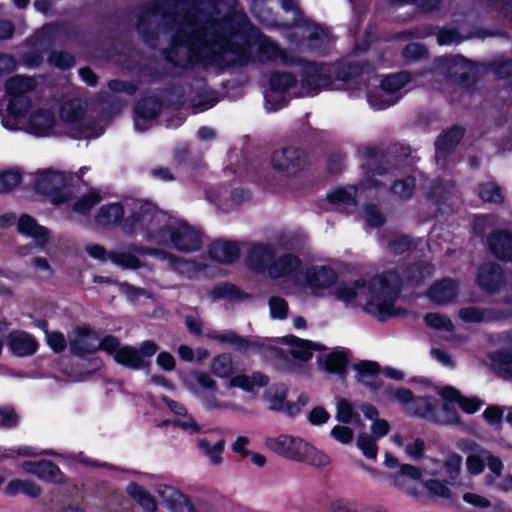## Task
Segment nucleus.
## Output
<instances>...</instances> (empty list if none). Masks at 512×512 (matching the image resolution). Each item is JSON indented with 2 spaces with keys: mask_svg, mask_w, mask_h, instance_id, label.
Wrapping results in <instances>:
<instances>
[{
  "mask_svg": "<svg viewBox=\"0 0 512 512\" xmlns=\"http://www.w3.org/2000/svg\"><path fill=\"white\" fill-rule=\"evenodd\" d=\"M176 11L162 12L158 2L143 5L136 29L150 47L167 36L166 59L185 67L201 60L232 65L274 61L282 57L276 43L252 28L246 14L234 0H168Z\"/></svg>",
  "mask_w": 512,
  "mask_h": 512,
  "instance_id": "nucleus-1",
  "label": "nucleus"
},
{
  "mask_svg": "<svg viewBox=\"0 0 512 512\" xmlns=\"http://www.w3.org/2000/svg\"><path fill=\"white\" fill-rule=\"evenodd\" d=\"M401 290V279L397 272L387 271L367 283L357 280L352 284L339 286L335 291L337 299L346 303L365 300L364 310L373 316L384 319L396 315L395 302Z\"/></svg>",
  "mask_w": 512,
  "mask_h": 512,
  "instance_id": "nucleus-2",
  "label": "nucleus"
},
{
  "mask_svg": "<svg viewBox=\"0 0 512 512\" xmlns=\"http://www.w3.org/2000/svg\"><path fill=\"white\" fill-rule=\"evenodd\" d=\"M168 216L152 203L142 200L127 201V217L123 229L132 233L139 230L147 242L155 245L165 243V231L169 224Z\"/></svg>",
  "mask_w": 512,
  "mask_h": 512,
  "instance_id": "nucleus-3",
  "label": "nucleus"
},
{
  "mask_svg": "<svg viewBox=\"0 0 512 512\" xmlns=\"http://www.w3.org/2000/svg\"><path fill=\"white\" fill-rule=\"evenodd\" d=\"M62 134L74 139H91L100 136L103 128L88 115L86 104L80 99L65 101L59 110Z\"/></svg>",
  "mask_w": 512,
  "mask_h": 512,
  "instance_id": "nucleus-4",
  "label": "nucleus"
},
{
  "mask_svg": "<svg viewBox=\"0 0 512 512\" xmlns=\"http://www.w3.org/2000/svg\"><path fill=\"white\" fill-rule=\"evenodd\" d=\"M265 444L271 451L293 461L304 462L318 467L326 466L330 463V458L325 453L299 437L280 435L267 438Z\"/></svg>",
  "mask_w": 512,
  "mask_h": 512,
  "instance_id": "nucleus-5",
  "label": "nucleus"
},
{
  "mask_svg": "<svg viewBox=\"0 0 512 512\" xmlns=\"http://www.w3.org/2000/svg\"><path fill=\"white\" fill-rule=\"evenodd\" d=\"M165 243L183 253H193L202 247V232L184 220H170L164 233Z\"/></svg>",
  "mask_w": 512,
  "mask_h": 512,
  "instance_id": "nucleus-6",
  "label": "nucleus"
},
{
  "mask_svg": "<svg viewBox=\"0 0 512 512\" xmlns=\"http://www.w3.org/2000/svg\"><path fill=\"white\" fill-rule=\"evenodd\" d=\"M70 174L53 170L38 172L35 178V189L42 194L49 195L54 204H64L71 199V194L65 192L67 183L71 180Z\"/></svg>",
  "mask_w": 512,
  "mask_h": 512,
  "instance_id": "nucleus-7",
  "label": "nucleus"
},
{
  "mask_svg": "<svg viewBox=\"0 0 512 512\" xmlns=\"http://www.w3.org/2000/svg\"><path fill=\"white\" fill-rule=\"evenodd\" d=\"M36 86L32 77L16 75L9 78L5 83V89L9 95L8 109L15 114L24 112L29 107V99L26 94Z\"/></svg>",
  "mask_w": 512,
  "mask_h": 512,
  "instance_id": "nucleus-8",
  "label": "nucleus"
},
{
  "mask_svg": "<svg viewBox=\"0 0 512 512\" xmlns=\"http://www.w3.org/2000/svg\"><path fill=\"white\" fill-rule=\"evenodd\" d=\"M159 350V346L151 341H144L140 348L123 346L115 355V361L127 368L139 370L148 367L151 357Z\"/></svg>",
  "mask_w": 512,
  "mask_h": 512,
  "instance_id": "nucleus-9",
  "label": "nucleus"
},
{
  "mask_svg": "<svg viewBox=\"0 0 512 512\" xmlns=\"http://www.w3.org/2000/svg\"><path fill=\"white\" fill-rule=\"evenodd\" d=\"M332 66L310 62L303 68L301 87L305 95H315L332 84Z\"/></svg>",
  "mask_w": 512,
  "mask_h": 512,
  "instance_id": "nucleus-10",
  "label": "nucleus"
},
{
  "mask_svg": "<svg viewBox=\"0 0 512 512\" xmlns=\"http://www.w3.org/2000/svg\"><path fill=\"white\" fill-rule=\"evenodd\" d=\"M271 164L276 171L288 176H295L305 168L307 160L302 150L285 147L272 153Z\"/></svg>",
  "mask_w": 512,
  "mask_h": 512,
  "instance_id": "nucleus-11",
  "label": "nucleus"
},
{
  "mask_svg": "<svg viewBox=\"0 0 512 512\" xmlns=\"http://www.w3.org/2000/svg\"><path fill=\"white\" fill-rule=\"evenodd\" d=\"M296 78L291 73L276 72L270 77V92L266 94L267 110H276L284 106L282 93L296 85Z\"/></svg>",
  "mask_w": 512,
  "mask_h": 512,
  "instance_id": "nucleus-12",
  "label": "nucleus"
},
{
  "mask_svg": "<svg viewBox=\"0 0 512 512\" xmlns=\"http://www.w3.org/2000/svg\"><path fill=\"white\" fill-rule=\"evenodd\" d=\"M28 131L36 136L62 134V129L60 128L55 114L49 109H39L30 115Z\"/></svg>",
  "mask_w": 512,
  "mask_h": 512,
  "instance_id": "nucleus-13",
  "label": "nucleus"
},
{
  "mask_svg": "<svg viewBox=\"0 0 512 512\" xmlns=\"http://www.w3.org/2000/svg\"><path fill=\"white\" fill-rule=\"evenodd\" d=\"M443 69L446 71L448 80L469 86L474 80V67L463 57L453 56L443 60Z\"/></svg>",
  "mask_w": 512,
  "mask_h": 512,
  "instance_id": "nucleus-14",
  "label": "nucleus"
},
{
  "mask_svg": "<svg viewBox=\"0 0 512 512\" xmlns=\"http://www.w3.org/2000/svg\"><path fill=\"white\" fill-rule=\"evenodd\" d=\"M275 248L267 243H253L247 250V264L250 269L258 273H264L274 261Z\"/></svg>",
  "mask_w": 512,
  "mask_h": 512,
  "instance_id": "nucleus-15",
  "label": "nucleus"
},
{
  "mask_svg": "<svg viewBox=\"0 0 512 512\" xmlns=\"http://www.w3.org/2000/svg\"><path fill=\"white\" fill-rule=\"evenodd\" d=\"M99 335L89 326L74 329V338L70 340V350L76 356L92 354L99 350Z\"/></svg>",
  "mask_w": 512,
  "mask_h": 512,
  "instance_id": "nucleus-16",
  "label": "nucleus"
},
{
  "mask_svg": "<svg viewBox=\"0 0 512 512\" xmlns=\"http://www.w3.org/2000/svg\"><path fill=\"white\" fill-rule=\"evenodd\" d=\"M359 155L366 160L363 167L367 169L366 178L359 184V188L363 190L379 189L384 186V183L376 179V176H381L386 172L382 166L373 167L372 163L378 156V152L373 147H362L358 150Z\"/></svg>",
  "mask_w": 512,
  "mask_h": 512,
  "instance_id": "nucleus-17",
  "label": "nucleus"
},
{
  "mask_svg": "<svg viewBox=\"0 0 512 512\" xmlns=\"http://www.w3.org/2000/svg\"><path fill=\"white\" fill-rule=\"evenodd\" d=\"M162 102L157 97H147L139 101L135 107L134 124L137 130L148 129L151 122L158 116Z\"/></svg>",
  "mask_w": 512,
  "mask_h": 512,
  "instance_id": "nucleus-18",
  "label": "nucleus"
},
{
  "mask_svg": "<svg viewBox=\"0 0 512 512\" xmlns=\"http://www.w3.org/2000/svg\"><path fill=\"white\" fill-rule=\"evenodd\" d=\"M131 249L135 252L141 254H153L160 261L164 262L169 268L180 274H187L190 271H194L196 269V263L194 261L187 260L183 257H178L172 253H169L164 250H151L144 247H138L133 245Z\"/></svg>",
  "mask_w": 512,
  "mask_h": 512,
  "instance_id": "nucleus-19",
  "label": "nucleus"
},
{
  "mask_svg": "<svg viewBox=\"0 0 512 512\" xmlns=\"http://www.w3.org/2000/svg\"><path fill=\"white\" fill-rule=\"evenodd\" d=\"M157 492L163 504L172 512H197L190 499L174 487L162 485Z\"/></svg>",
  "mask_w": 512,
  "mask_h": 512,
  "instance_id": "nucleus-20",
  "label": "nucleus"
},
{
  "mask_svg": "<svg viewBox=\"0 0 512 512\" xmlns=\"http://www.w3.org/2000/svg\"><path fill=\"white\" fill-rule=\"evenodd\" d=\"M7 345L11 352L18 357L31 356L38 348L36 339L22 330L11 331L7 336Z\"/></svg>",
  "mask_w": 512,
  "mask_h": 512,
  "instance_id": "nucleus-21",
  "label": "nucleus"
},
{
  "mask_svg": "<svg viewBox=\"0 0 512 512\" xmlns=\"http://www.w3.org/2000/svg\"><path fill=\"white\" fill-rule=\"evenodd\" d=\"M336 280L335 271L328 266H313L305 272V285L313 292L332 286Z\"/></svg>",
  "mask_w": 512,
  "mask_h": 512,
  "instance_id": "nucleus-22",
  "label": "nucleus"
},
{
  "mask_svg": "<svg viewBox=\"0 0 512 512\" xmlns=\"http://www.w3.org/2000/svg\"><path fill=\"white\" fill-rule=\"evenodd\" d=\"M127 213V201L124 204L110 203L103 205L95 216V223L102 228L112 229L119 225Z\"/></svg>",
  "mask_w": 512,
  "mask_h": 512,
  "instance_id": "nucleus-23",
  "label": "nucleus"
},
{
  "mask_svg": "<svg viewBox=\"0 0 512 512\" xmlns=\"http://www.w3.org/2000/svg\"><path fill=\"white\" fill-rule=\"evenodd\" d=\"M18 232L32 237L40 249H44L49 242V230L37 223L30 215L23 214L17 223Z\"/></svg>",
  "mask_w": 512,
  "mask_h": 512,
  "instance_id": "nucleus-24",
  "label": "nucleus"
},
{
  "mask_svg": "<svg viewBox=\"0 0 512 512\" xmlns=\"http://www.w3.org/2000/svg\"><path fill=\"white\" fill-rule=\"evenodd\" d=\"M491 252L500 260L512 261V232L496 230L488 237Z\"/></svg>",
  "mask_w": 512,
  "mask_h": 512,
  "instance_id": "nucleus-25",
  "label": "nucleus"
},
{
  "mask_svg": "<svg viewBox=\"0 0 512 512\" xmlns=\"http://www.w3.org/2000/svg\"><path fill=\"white\" fill-rule=\"evenodd\" d=\"M477 282L487 292L494 293L499 291L503 283L501 267L496 263L483 264L479 268Z\"/></svg>",
  "mask_w": 512,
  "mask_h": 512,
  "instance_id": "nucleus-26",
  "label": "nucleus"
},
{
  "mask_svg": "<svg viewBox=\"0 0 512 512\" xmlns=\"http://www.w3.org/2000/svg\"><path fill=\"white\" fill-rule=\"evenodd\" d=\"M301 260L293 254H284L278 258H274L273 263L269 267L268 275L272 279H280L285 277H293L301 267Z\"/></svg>",
  "mask_w": 512,
  "mask_h": 512,
  "instance_id": "nucleus-27",
  "label": "nucleus"
},
{
  "mask_svg": "<svg viewBox=\"0 0 512 512\" xmlns=\"http://www.w3.org/2000/svg\"><path fill=\"white\" fill-rule=\"evenodd\" d=\"M458 293V283L450 278L435 282L427 291L428 298L435 304L442 305L453 301Z\"/></svg>",
  "mask_w": 512,
  "mask_h": 512,
  "instance_id": "nucleus-28",
  "label": "nucleus"
},
{
  "mask_svg": "<svg viewBox=\"0 0 512 512\" xmlns=\"http://www.w3.org/2000/svg\"><path fill=\"white\" fill-rule=\"evenodd\" d=\"M422 477V470L416 466L410 464L400 465L398 472L393 473L389 476V480L392 485L405 491L408 494L417 496L416 490L410 488L408 480H420Z\"/></svg>",
  "mask_w": 512,
  "mask_h": 512,
  "instance_id": "nucleus-29",
  "label": "nucleus"
},
{
  "mask_svg": "<svg viewBox=\"0 0 512 512\" xmlns=\"http://www.w3.org/2000/svg\"><path fill=\"white\" fill-rule=\"evenodd\" d=\"M300 35L302 37L299 43L301 51L320 50L325 46L328 39L323 29L310 24L300 29Z\"/></svg>",
  "mask_w": 512,
  "mask_h": 512,
  "instance_id": "nucleus-30",
  "label": "nucleus"
},
{
  "mask_svg": "<svg viewBox=\"0 0 512 512\" xmlns=\"http://www.w3.org/2000/svg\"><path fill=\"white\" fill-rule=\"evenodd\" d=\"M356 371V380L371 388L377 389L379 387V374L380 366L377 362L362 360L353 365Z\"/></svg>",
  "mask_w": 512,
  "mask_h": 512,
  "instance_id": "nucleus-31",
  "label": "nucleus"
},
{
  "mask_svg": "<svg viewBox=\"0 0 512 512\" xmlns=\"http://www.w3.org/2000/svg\"><path fill=\"white\" fill-rule=\"evenodd\" d=\"M209 254L217 262L231 264L239 258L240 248L237 243L218 240L210 245Z\"/></svg>",
  "mask_w": 512,
  "mask_h": 512,
  "instance_id": "nucleus-32",
  "label": "nucleus"
},
{
  "mask_svg": "<svg viewBox=\"0 0 512 512\" xmlns=\"http://www.w3.org/2000/svg\"><path fill=\"white\" fill-rule=\"evenodd\" d=\"M439 395L444 401L456 402L459 407L468 414H473L483 405V402L477 397H464L453 387L446 386L439 390Z\"/></svg>",
  "mask_w": 512,
  "mask_h": 512,
  "instance_id": "nucleus-33",
  "label": "nucleus"
},
{
  "mask_svg": "<svg viewBox=\"0 0 512 512\" xmlns=\"http://www.w3.org/2000/svg\"><path fill=\"white\" fill-rule=\"evenodd\" d=\"M491 369L499 377L512 381V350L501 349L489 354Z\"/></svg>",
  "mask_w": 512,
  "mask_h": 512,
  "instance_id": "nucleus-34",
  "label": "nucleus"
},
{
  "mask_svg": "<svg viewBox=\"0 0 512 512\" xmlns=\"http://www.w3.org/2000/svg\"><path fill=\"white\" fill-rule=\"evenodd\" d=\"M357 189L355 186L337 188L327 194V200L335 209L347 212L349 208H354L357 205L355 199Z\"/></svg>",
  "mask_w": 512,
  "mask_h": 512,
  "instance_id": "nucleus-35",
  "label": "nucleus"
},
{
  "mask_svg": "<svg viewBox=\"0 0 512 512\" xmlns=\"http://www.w3.org/2000/svg\"><path fill=\"white\" fill-rule=\"evenodd\" d=\"M285 342L290 346L291 355L301 361H308L313 356L314 350H319L320 346L309 340H304L290 335L285 337Z\"/></svg>",
  "mask_w": 512,
  "mask_h": 512,
  "instance_id": "nucleus-36",
  "label": "nucleus"
},
{
  "mask_svg": "<svg viewBox=\"0 0 512 512\" xmlns=\"http://www.w3.org/2000/svg\"><path fill=\"white\" fill-rule=\"evenodd\" d=\"M348 363V353L345 351H333L319 359V365L327 372L343 374Z\"/></svg>",
  "mask_w": 512,
  "mask_h": 512,
  "instance_id": "nucleus-37",
  "label": "nucleus"
},
{
  "mask_svg": "<svg viewBox=\"0 0 512 512\" xmlns=\"http://www.w3.org/2000/svg\"><path fill=\"white\" fill-rule=\"evenodd\" d=\"M269 383V377L261 372L252 375L240 374L230 379V386L238 387L246 392H252L255 387H264Z\"/></svg>",
  "mask_w": 512,
  "mask_h": 512,
  "instance_id": "nucleus-38",
  "label": "nucleus"
},
{
  "mask_svg": "<svg viewBox=\"0 0 512 512\" xmlns=\"http://www.w3.org/2000/svg\"><path fill=\"white\" fill-rule=\"evenodd\" d=\"M434 273V266L428 262L420 261L409 266L405 271V281L413 286L422 284L425 279Z\"/></svg>",
  "mask_w": 512,
  "mask_h": 512,
  "instance_id": "nucleus-39",
  "label": "nucleus"
},
{
  "mask_svg": "<svg viewBox=\"0 0 512 512\" xmlns=\"http://www.w3.org/2000/svg\"><path fill=\"white\" fill-rule=\"evenodd\" d=\"M464 130L461 127H453L441 135L436 142V158L441 154L451 152L463 137Z\"/></svg>",
  "mask_w": 512,
  "mask_h": 512,
  "instance_id": "nucleus-40",
  "label": "nucleus"
},
{
  "mask_svg": "<svg viewBox=\"0 0 512 512\" xmlns=\"http://www.w3.org/2000/svg\"><path fill=\"white\" fill-rule=\"evenodd\" d=\"M454 403L455 402L445 401V403L439 405L436 401L432 421L442 425L461 423L460 417L453 406Z\"/></svg>",
  "mask_w": 512,
  "mask_h": 512,
  "instance_id": "nucleus-41",
  "label": "nucleus"
},
{
  "mask_svg": "<svg viewBox=\"0 0 512 512\" xmlns=\"http://www.w3.org/2000/svg\"><path fill=\"white\" fill-rule=\"evenodd\" d=\"M126 492L145 511L156 512L157 503H156L154 497L147 490H145L142 486H140L136 483H130L126 488Z\"/></svg>",
  "mask_w": 512,
  "mask_h": 512,
  "instance_id": "nucleus-42",
  "label": "nucleus"
},
{
  "mask_svg": "<svg viewBox=\"0 0 512 512\" xmlns=\"http://www.w3.org/2000/svg\"><path fill=\"white\" fill-rule=\"evenodd\" d=\"M482 455L485 459V464L488 466V469L490 471L484 477V484L487 487H492L493 485L496 484V480H498L502 476L504 464L499 457L494 456L488 450L482 449Z\"/></svg>",
  "mask_w": 512,
  "mask_h": 512,
  "instance_id": "nucleus-43",
  "label": "nucleus"
},
{
  "mask_svg": "<svg viewBox=\"0 0 512 512\" xmlns=\"http://www.w3.org/2000/svg\"><path fill=\"white\" fill-rule=\"evenodd\" d=\"M197 446L211 464L218 466L222 463V453L225 448L224 439L211 444L207 438H201L197 441Z\"/></svg>",
  "mask_w": 512,
  "mask_h": 512,
  "instance_id": "nucleus-44",
  "label": "nucleus"
},
{
  "mask_svg": "<svg viewBox=\"0 0 512 512\" xmlns=\"http://www.w3.org/2000/svg\"><path fill=\"white\" fill-rule=\"evenodd\" d=\"M436 399L428 396L417 397L409 405L407 413L432 421Z\"/></svg>",
  "mask_w": 512,
  "mask_h": 512,
  "instance_id": "nucleus-45",
  "label": "nucleus"
},
{
  "mask_svg": "<svg viewBox=\"0 0 512 512\" xmlns=\"http://www.w3.org/2000/svg\"><path fill=\"white\" fill-rule=\"evenodd\" d=\"M456 194L455 186L450 181L435 182L428 192V197L436 204H445Z\"/></svg>",
  "mask_w": 512,
  "mask_h": 512,
  "instance_id": "nucleus-46",
  "label": "nucleus"
},
{
  "mask_svg": "<svg viewBox=\"0 0 512 512\" xmlns=\"http://www.w3.org/2000/svg\"><path fill=\"white\" fill-rule=\"evenodd\" d=\"M6 493L14 496L23 493L31 498H37L41 494V488L34 482L28 480L14 479L6 486Z\"/></svg>",
  "mask_w": 512,
  "mask_h": 512,
  "instance_id": "nucleus-47",
  "label": "nucleus"
},
{
  "mask_svg": "<svg viewBox=\"0 0 512 512\" xmlns=\"http://www.w3.org/2000/svg\"><path fill=\"white\" fill-rule=\"evenodd\" d=\"M287 390L283 384H276L270 387L264 394L272 411H283Z\"/></svg>",
  "mask_w": 512,
  "mask_h": 512,
  "instance_id": "nucleus-48",
  "label": "nucleus"
},
{
  "mask_svg": "<svg viewBox=\"0 0 512 512\" xmlns=\"http://www.w3.org/2000/svg\"><path fill=\"white\" fill-rule=\"evenodd\" d=\"M37 477L51 482H61L63 474L53 462L48 460L38 461Z\"/></svg>",
  "mask_w": 512,
  "mask_h": 512,
  "instance_id": "nucleus-49",
  "label": "nucleus"
},
{
  "mask_svg": "<svg viewBox=\"0 0 512 512\" xmlns=\"http://www.w3.org/2000/svg\"><path fill=\"white\" fill-rule=\"evenodd\" d=\"M101 200V194L96 190H91L73 204V210L80 214H87Z\"/></svg>",
  "mask_w": 512,
  "mask_h": 512,
  "instance_id": "nucleus-50",
  "label": "nucleus"
},
{
  "mask_svg": "<svg viewBox=\"0 0 512 512\" xmlns=\"http://www.w3.org/2000/svg\"><path fill=\"white\" fill-rule=\"evenodd\" d=\"M356 445L366 458H377L378 446L376 444V438H374V436L366 432L360 433L357 437Z\"/></svg>",
  "mask_w": 512,
  "mask_h": 512,
  "instance_id": "nucleus-51",
  "label": "nucleus"
},
{
  "mask_svg": "<svg viewBox=\"0 0 512 512\" xmlns=\"http://www.w3.org/2000/svg\"><path fill=\"white\" fill-rule=\"evenodd\" d=\"M409 81V75L406 72H400L387 76L381 83V89L392 96L399 91Z\"/></svg>",
  "mask_w": 512,
  "mask_h": 512,
  "instance_id": "nucleus-52",
  "label": "nucleus"
},
{
  "mask_svg": "<svg viewBox=\"0 0 512 512\" xmlns=\"http://www.w3.org/2000/svg\"><path fill=\"white\" fill-rule=\"evenodd\" d=\"M415 187V178L407 177L405 179L395 181L390 189L393 192V194H395L399 198L403 200H408L412 197Z\"/></svg>",
  "mask_w": 512,
  "mask_h": 512,
  "instance_id": "nucleus-53",
  "label": "nucleus"
},
{
  "mask_svg": "<svg viewBox=\"0 0 512 512\" xmlns=\"http://www.w3.org/2000/svg\"><path fill=\"white\" fill-rule=\"evenodd\" d=\"M108 258L122 268L137 269L141 266L140 260L127 252H110Z\"/></svg>",
  "mask_w": 512,
  "mask_h": 512,
  "instance_id": "nucleus-54",
  "label": "nucleus"
},
{
  "mask_svg": "<svg viewBox=\"0 0 512 512\" xmlns=\"http://www.w3.org/2000/svg\"><path fill=\"white\" fill-rule=\"evenodd\" d=\"M213 373L221 378L228 377L233 370L232 359L227 354H221L216 356L212 361Z\"/></svg>",
  "mask_w": 512,
  "mask_h": 512,
  "instance_id": "nucleus-55",
  "label": "nucleus"
},
{
  "mask_svg": "<svg viewBox=\"0 0 512 512\" xmlns=\"http://www.w3.org/2000/svg\"><path fill=\"white\" fill-rule=\"evenodd\" d=\"M444 470L448 477V483L453 484L461 471L462 457L456 453L450 454L444 462Z\"/></svg>",
  "mask_w": 512,
  "mask_h": 512,
  "instance_id": "nucleus-56",
  "label": "nucleus"
},
{
  "mask_svg": "<svg viewBox=\"0 0 512 512\" xmlns=\"http://www.w3.org/2000/svg\"><path fill=\"white\" fill-rule=\"evenodd\" d=\"M479 196L485 202L502 203L503 197L500 192V187L494 182L483 183L479 186Z\"/></svg>",
  "mask_w": 512,
  "mask_h": 512,
  "instance_id": "nucleus-57",
  "label": "nucleus"
},
{
  "mask_svg": "<svg viewBox=\"0 0 512 512\" xmlns=\"http://www.w3.org/2000/svg\"><path fill=\"white\" fill-rule=\"evenodd\" d=\"M354 416L359 419V415L355 413L353 405L345 398H338L336 419L340 423L349 424Z\"/></svg>",
  "mask_w": 512,
  "mask_h": 512,
  "instance_id": "nucleus-58",
  "label": "nucleus"
},
{
  "mask_svg": "<svg viewBox=\"0 0 512 512\" xmlns=\"http://www.w3.org/2000/svg\"><path fill=\"white\" fill-rule=\"evenodd\" d=\"M458 315L467 323H479L490 319V316L484 310L474 306L460 309Z\"/></svg>",
  "mask_w": 512,
  "mask_h": 512,
  "instance_id": "nucleus-59",
  "label": "nucleus"
},
{
  "mask_svg": "<svg viewBox=\"0 0 512 512\" xmlns=\"http://www.w3.org/2000/svg\"><path fill=\"white\" fill-rule=\"evenodd\" d=\"M424 320L427 326L431 327L432 329L446 332H451L453 330V324L451 320L445 315L438 313H428Z\"/></svg>",
  "mask_w": 512,
  "mask_h": 512,
  "instance_id": "nucleus-60",
  "label": "nucleus"
},
{
  "mask_svg": "<svg viewBox=\"0 0 512 512\" xmlns=\"http://www.w3.org/2000/svg\"><path fill=\"white\" fill-rule=\"evenodd\" d=\"M413 247V240L407 235H397L393 237L388 243L389 251L396 255L410 251Z\"/></svg>",
  "mask_w": 512,
  "mask_h": 512,
  "instance_id": "nucleus-61",
  "label": "nucleus"
},
{
  "mask_svg": "<svg viewBox=\"0 0 512 512\" xmlns=\"http://www.w3.org/2000/svg\"><path fill=\"white\" fill-rule=\"evenodd\" d=\"M423 485L427 489V491L433 496L443 499H449L452 497L451 490L443 481L437 479H429L423 482Z\"/></svg>",
  "mask_w": 512,
  "mask_h": 512,
  "instance_id": "nucleus-62",
  "label": "nucleus"
},
{
  "mask_svg": "<svg viewBox=\"0 0 512 512\" xmlns=\"http://www.w3.org/2000/svg\"><path fill=\"white\" fill-rule=\"evenodd\" d=\"M48 62L59 69L66 70L74 66L75 59L68 52L53 51L48 58Z\"/></svg>",
  "mask_w": 512,
  "mask_h": 512,
  "instance_id": "nucleus-63",
  "label": "nucleus"
},
{
  "mask_svg": "<svg viewBox=\"0 0 512 512\" xmlns=\"http://www.w3.org/2000/svg\"><path fill=\"white\" fill-rule=\"evenodd\" d=\"M331 437L342 445H349L353 442L354 431L346 424H338L330 431Z\"/></svg>",
  "mask_w": 512,
  "mask_h": 512,
  "instance_id": "nucleus-64",
  "label": "nucleus"
}]
</instances>
